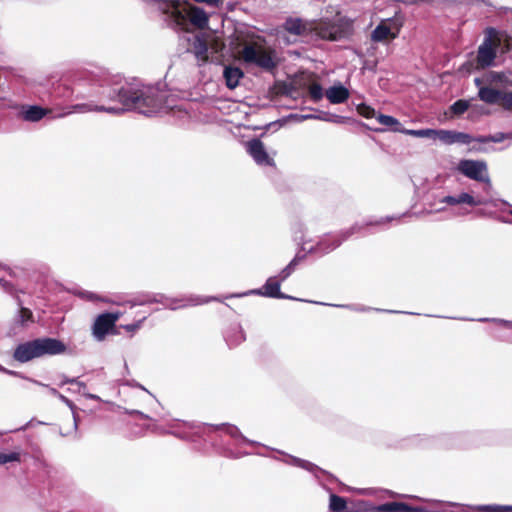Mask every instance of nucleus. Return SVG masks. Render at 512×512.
<instances>
[{
	"instance_id": "obj_9",
	"label": "nucleus",
	"mask_w": 512,
	"mask_h": 512,
	"mask_svg": "<svg viewBox=\"0 0 512 512\" xmlns=\"http://www.w3.org/2000/svg\"><path fill=\"white\" fill-rule=\"evenodd\" d=\"M38 358L44 356H54L65 353L67 347L59 339L42 337L34 339Z\"/></svg>"
},
{
	"instance_id": "obj_21",
	"label": "nucleus",
	"mask_w": 512,
	"mask_h": 512,
	"mask_svg": "<svg viewBox=\"0 0 512 512\" xmlns=\"http://www.w3.org/2000/svg\"><path fill=\"white\" fill-rule=\"evenodd\" d=\"M407 503L404 502H387L378 506H373L369 512H407Z\"/></svg>"
},
{
	"instance_id": "obj_44",
	"label": "nucleus",
	"mask_w": 512,
	"mask_h": 512,
	"mask_svg": "<svg viewBox=\"0 0 512 512\" xmlns=\"http://www.w3.org/2000/svg\"><path fill=\"white\" fill-rule=\"evenodd\" d=\"M510 213H511V215H512V211H511Z\"/></svg>"
},
{
	"instance_id": "obj_32",
	"label": "nucleus",
	"mask_w": 512,
	"mask_h": 512,
	"mask_svg": "<svg viewBox=\"0 0 512 512\" xmlns=\"http://www.w3.org/2000/svg\"><path fill=\"white\" fill-rule=\"evenodd\" d=\"M8 462H20V453L19 452H11L8 454L0 452V465L6 464Z\"/></svg>"
},
{
	"instance_id": "obj_8",
	"label": "nucleus",
	"mask_w": 512,
	"mask_h": 512,
	"mask_svg": "<svg viewBox=\"0 0 512 512\" xmlns=\"http://www.w3.org/2000/svg\"><path fill=\"white\" fill-rule=\"evenodd\" d=\"M402 23L396 18L382 20L371 33L374 42H383L388 39H395L400 33Z\"/></svg>"
},
{
	"instance_id": "obj_13",
	"label": "nucleus",
	"mask_w": 512,
	"mask_h": 512,
	"mask_svg": "<svg viewBox=\"0 0 512 512\" xmlns=\"http://www.w3.org/2000/svg\"><path fill=\"white\" fill-rule=\"evenodd\" d=\"M313 32L324 40L337 41L343 37V32L340 27L333 23H319L313 24Z\"/></svg>"
},
{
	"instance_id": "obj_35",
	"label": "nucleus",
	"mask_w": 512,
	"mask_h": 512,
	"mask_svg": "<svg viewBox=\"0 0 512 512\" xmlns=\"http://www.w3.org/2000/svg\"><path fill=\"white\" fill-rule=\"evenodd\" d=\"M458 202L459 204H468L470 206H477L480 203L479 201H476L475 198L468 193H461L458 196Z\"/></svg>"
},
{
	"instance_id": "obj_20",
	"label": "nucleus",
	"mask_w": 512,
	"mask_h": 512,
	"mask_svg": "<svg viewBox=\"0 0 512 512\" xmlns=\"http://www.w3.org/2000/svg\"><path fill=\"white\" fill-rule=\"evenodd\" d=\"M208 42L204 37L196 36L192 42V50L195 57L202 63H206L209 60L208 56Z\"/></svg>"
},
{
	"instance_id": "obj_37",
	"label": "nucleus",
	"mask_w": 512,
	"mask_h": 512,
	"mask_svg": "<svg viewBox=\"0 0 512 512\" xmlns=\"http://www.w3.org/2000/svg\"><path fill=\"white\" fill-rule=\"evenodd\" d=\"M503 96V108L512 111V91L504 92Z\"/></svg>"
},
{
	"instance_id": "obj_19",
	"label": "nucleus",
	"mask_w": 512,
	"mask_h": 512,
	"mask_svg": "<svg viewBox=\"0 0 512 512\" xmlns=\"http://www.w3.org/2000/svg\"><path fill=\"white\" fill-rule=\"evenodd\" d=\"M223 76L226 86L229 89H235L239 81L244 77V72L239 67L227 66L224 69Z\"/></svg>"
},
{
	"instance_id": "obj_6",
	"label": "nucleus",
	"mask_w": 512,
	"mask_h": 512,
	"mask_svg": "<svg viewBox=\"0 0 512 512\" xmlns=\"http://www.w3.org/2000/svg\"><path fill=\"white\" fill-rule=\"evenodd\" d=\"M120 318V313L105 312L98 315L92 325V334L98 341H103L111 333L115 334L116 322Z\"/></svg>"
},
{
	"instance_id": "obj_43",
	"label": "nucleus",
	"mask_w": 512,
	"mask_h": 512,
	"mask_svg": "<svg viewBox=\"0 0 512 512\" xmlns=\"http://www.w3.org/2000/svg\"><path fill=\"white\" fill-rule=\"evenodd\" d=\"M214 44H215V47H214V48H215V50L217 51V50H218V49H217V41H214Z\"/></svg>"
},
{
	"instance_id": "obj_1",
	"label": "nucleus",
	"mask_w": 512,
	"mask_h": 512,
	"mask_svg": "<svg viewBox=\"0 0 512 512\" xmlns=\"http://www.w3.org/2000/svg\"><path fill=\"white\" fill-rule=\"evenodd\" d=\"M112 101H118L123 108L98 106L92 104H82L76 106L81 111L107 112L111 114H120L125 109H134L143 114L156 112L165 104L164 94L152 86H142L140 88L122 87L114 90L109 96Z\"/></svg>"
},
{
	"instance_id": "obj_33",
	"label": "nucleus",
	"mask_w": 512,
	"mask_h": 512,
	"mask_svg": "<svg viewBox=\"0 0 512 512\" xmlns=\"http://www.w3.org/2000/svg\"><path fill=\"white\" fill-rule=\"evenodd\" d=\"M473 140L467 133L454 131V143L470 144Z\"/></svg>"
},
{
	"instance_id": "obj_26",
	"label": "nucleus",
	"mask_w": 512,
	"mask_h": 512,
	"mask_svg": "<svg viewBox=\"0 0 512 512\" xmlns=\"http://www.w3.org/2000/svg\"><path fill=\"white\" fill-rule=\"evenodd\" d=\"M376 120L378 121L379 124H381L383 126L391 127L393 131H394V128H396V127L403 128L401 126V123L399 122V120L394 118L393 116L378 114L376 116Z\"/></svg>"
},
{
	"instance_id": "obj_18",
	"label": "nucleus",
	"mask_w": 512,
	"mask_h": 512,
	"mask_svg": "<svg viewBox=\"0 0 512 512\" xmlns=\"http://www.w3.org/2000/svg\"><path fill=\"white\" fill-rule=\"evenodd\" d=\"M325 95L330 103L341 104L348 100L350 93L346 87L340 84L327 89Z\"/></svg>"
},
{
	"instance_id": "obj_40",
	"label": "nucleus",
	"mask_w": 512,
	"mask_h": 512,
	"mask_svg": "<svg viewBox=\"0 0 512 512\" xmlns=\"http://www.w3.org/2000/svg\"><path fill=\"white\" fill-rule=\"evenodd\" d=\"M451 506L455 507L456 510L444 508L440 510H434V512H464V509L457 504H451Z\"/></svg>"
},
{
	"instance_id": "obj_36",
	"label": "nucleus",
	"mask_w": 512,
	"mask_h": 512,
	"mask_svg": "<svg viewBox=\"0 0 512 512\" xmlns=\"http://www.w3.org/2000/svg\"><path fill=\"white\" fill-rule=\"evenodd\" d=\"M504 139H505V135L503 133H497V134H495L493 136L478 138L477 141L481 142V143L500 142V141H502Z\"/></svg>"
},
{
	"instance_id": "obj_34",
	"label": "nucleus",
	"mask_w": 512,
	"mask_h": 512,
	"mask_svg": "<svg viewBox=\"0 0 512 512\" xmlns=\"http://www.w3.org/2000/svg\"><path fill=\"white\" fill-rule=\"evenodd\" d=\"M19 321L22 325H24L26 322L31 321L33 322V313L30 309L21 307L19 310Z\"/></svg>"
},
{
	"instance_id": "obj_27",
	"label": "nucleus",
	"mask_w": 512,
	"mask_h": 512,
	"mask_svg": "<svg viewBox=\"0 0 512 512\" xmlns=\"http://www.w3.org/2000/svg\"><path fill=\"white\" fill-rule=\"evenodd\" d=\"M433 139H439L445 144H453L454 143V131L451 130H436L435 133H433Z\"/></svg>"
},
{
	"instance_id": "obj_39",
	"label": "nucleus",
	"mask_w": 512,
	"mask_h": 512,
	"mask_svg": "<svg viewBox=\"0 0 512 512\" xmlns=\"http://www.w3.org/2000/svg\"><path fill=\"white\" fill-rule=\"evenodd\" d=\"M441 202L449 204V205H457V204H459L458 197H454V196H446V197H444L442 199Z\"/></svg>"
},
{
	"instance_id": "obj_3",
	"label": "nucleus",
	"mask_w": 512,
	"mask_h": 512,
	"mask_svg": "<svg viewBox=\"0 0 512 512\" xmlns=\"http://www.w3.org/2000/svg\"><path fill=\"white\" fill-rule=\"evenodd\" d=\"M239 59L267 72H272L278 66L276 51L256 41L247 42L243 45L239 51Z\"/></svg>"
},
{
	"instance_id": "obj_31",
	"label": "nucleus",
	"mask_w": 512,
	"mask_h": 512,
	"mask_svg": "<svg viewBox=\"0 0 512 512\" xmlns=\"http://www.w3.org/2000/svg\"><path fill=\"white\" fill-rule=\"evenodd\" d=\"M479 510L484 512H509L512 511V506L484 505L479 507Z\"/></svg>"
},
{
	"instance_id": "obj_42",
	"label": "nucleus",
	"mask_w": 512,
	"mask_h": 512,
	"mask_svg": "<svg viewBox=\"0 0 512 512\" xmlns=\"http://www.w3.org/2000/svg\"><path fill=\"white\" fill-rule=\"evenodd\" d=\"M305 118H316V116H314V115H308V116H305Z\"/></svg>"
},
{
	"instance_id": "obj_41",
	"label": "nucleus",
	"mask_w": 512,
	"mask_h": 512,
	"mask_svg": "<svg viewBox=\"0 0 512 512\" xmlns=\"http://www.w3.org/2000/svg\"><path fill=\"white\" fill-rule=\"evenodd\" d=\"M141 322L142 321H139L137 323H133V324H128V325H125L124 326V329L128 332H134L136 331L137 329L140 328V325H141Z\"/></svg>"
},
{
	"instance_id": "obj_14",
	"label": "nucleus",
	"mask_w": 512,
	"mask_h": 512,
	"mask_svg": "<svg viewBox=\"0 0 512 512\" xmlns=\"http://www.w3.org/2000/svg\"><path fill=\"white\" fill-rule=\"evenodd\" d=\"M304 91H307L308 96L313 102H319L323 98V87L316 80V75L313 73L305 74V88Z\"/></svg>"
},
{
	"instance_id": "obj_4",
	"label": "nucleus",
	"mask_w": 512,
	"mask_h": 512,
	"mask_svg": "<svg viewBox=\"0 0 512 512\" xmlns=\"http://www.w3.org/2000/svg\"><path fill=\"white\" fill-rule=\"evenodd\" d=\"M500 47L497 38L496 29L488 27L484 31V40L478 48L476 62L477 68H487L491 66L497 56V50Z\"/></svg>"
},
{
	"instance_id": "obj_29",
	"label": "nucleus",
	"mask_w": 512,
	"mask_h": 512,
	"mask_svg": "<svg viewBox=\"0 0 512 512\" xmlns=\"http://www.w3.org/2000/svg\"><path fill=\"white\" fill-rule=\"evenodd\" d=\"M304 259V256H296L281 272L280 281H284L295 269L296 265L300 260Z\"/></svg>"
},
{
	"instance_id": "obj_28",
	"label": "nucleus",
	"mask_w": 512,
	"mask_h": 512,
	"mask_svg": "<svg viewBox=\"0 0 512 512\" xmlns=\"http://www.w3.org/2000/svg\"><path fill=\"white\" fill-rule=\"evenodd\" d=\"M468 108L469 102L464 99H459L451 105L450 110L452 114L459 116L465 113L468 110Z\"/></svg>"
},
{
	"instance_id": "obj_38",
	"label": "nucleus",
	"mask_w": 512,
	"mask_h": 512,
	"mask_svg": "<svg viewBox=\"0 0 512 512\" xmlns=\"http://www.w3.org/2000/svg\"><path fill=\"white\" fill-rule=\"evenodd\" d=\"M407 512H434V510H429V509H427L425 507H421V506H411L408 504Z\"/></svg>"
},
{
	"instance_id": "obj_11",
	"label": "nucleus",
	"mask_w": 512,
	"mask_h": 512,
	"mask_svg": "<svg viewBox=\"0 0 512 512\" xmlns=\"http://www.w3.org/2000/svg\"><path fill=\"white\" fill-rule=\"evenodd\" d=\"M283 28L288 33L296 36H308L313 32V23L307 22L301 18L289 17L284 22Z\"/></svg>"
},
{
	"instance_id": "obj_10",
	"label": "nucleus",
	"mask_w": 512,
	"mask_h": 512,
	"mask_svg": "<svg viewBox=\"0 0 512 512\" xmlns=\"http://www.w3.org/2000/svg\"><path fill=\"white\" fill-rule=\"evenodd\" d=\"M247 151L259 165L273 166L274 160L268 155L263 142L254 138L247 142Z\"/></svg>"
},
{
	"instance_id": "obj_12",
	"label": "nucleus",
	"mask_w": 512,
	"mask_h": 512,
	"mask_svg": "<svg viewBox=\"0 0 512 512\" xmlns=\"http://www.w3.org/2000/svg\"><path fill=\"white\" fill-rule=\"evenodd\" d=\"M13 358L20 363L38 358L35 341L30 340L17 345L13 352Z\"/></svg>"
},
{
	"instance_id": "obj_22",
	"label": "nucleus",
	"mask_w": 512,
	"mask_h": 512,
	"mask_svg": "<svg viewBox=\"0 0 512 512\" xmlns=\"http://www.w3.org/2000/svg\"><path fill=\"white\" fill-rule=\"evenodd\" d=\"M329 509L332 512H350L347 501L344 497L337 494H331L329 497Z\"/></svg>"
},
{
	"instance_id": "obj_25",
	"label": "nucleus",
	"mask_w": 512,
	"mask_h": 512,
	"mask_svg": "<svg viewBox=\"0 0 512 512\" xmlns=\"http://www.w3.org/2000/svg\"><path fill=\"white\" fill-rule=\"evenodd\" d=\"M497 38L500 42L501 53H507L512 50V36L507 32H499L496 30Z\"/></svg>"
},
{
	"instance_id": "obj_23",
	"label": "nucleus",
	"mask_w": 512,
	"mask_h": 512,
	"mask_svg": "<svg viewBox=\"0 0 512 512\" xmlns=\"http://www.w3.org/2000/svg\"><path fill=\"white\" fill-rule=\"evenodd\" d=\"M394 132H400L406 135H410L413 137L418 138H432L433 139V133H435V129H419V130H413V129H405V128H394Z\"/></svg>"
},
{
	"instance_id": "obj_30",
	"label": "nucleus",
	"mask_w": 512,
	"mask_h": 512,
	"mask_svg": "<svg viewBox=\"0 0 512 512\" xmlns=\"http://www.w3.org/2000/svg\"><path fill=\"white\" fill-rule=\"evenodd\" d=\"M357 112L365 117V118H374L376 117V111L374 108H372L371 106L365 104V103H361L357 106Z\"/></svg>"
},
{
	"instance_id": "obj_5",
	"label": "nucleus",
	"mask_w": 512,
	"mask_h": 512,
	"mask_svg": "<svg viewBox=\"0 0 512 512\" xmlns=\"http://www.w3.org/2000/svg\"><path fill=\"white\" fill-rule=\"evenodd\" d=\"M457 170L469 179L489 182L487 163L483 160L463 159L458 163Z\"/></svg>"
},
{
	"instance_id": "obj_15",
	"label": "nucleus",
	"mask_w": 512,
	"mask_h": 512,
	"mask_svg": "<svg viewBox=\"0 0 512 512\" xmlns=\"http://www.w3.org/2000/svg\"><path fill=\"white\" fill-rule=\"evenodd\" d=\"M343 241V238L340 236H331L328 235L321 239L316 246L311 249V252L318 254H327L336 248H338Z\"/></svg>"
},
{
	"instance_id": "obj_24",
	"label": "nucleus",
	"mask_w": 512,
	"mask_h": 512,
	"mask_svg": "<svg viewBox=\"0 0 512 512\" xmlns=\"http://www.w3.org/2000/svg\"><path fill=\"white\" fill-rule=\"evenodd\" d=\"M46 110L39 106H30L23 113V118L26 121L36 122L41 120L46 115Z\"/></svg>"
},
{
	"instance_id": "obj_7",
	"label": "nucleus",
	"mask_w": 512,
	"mask_h": 512,
	"mask_svg": "<svg viewBox=\"0 0 512 512\" xmlns=\"http://www.w3.org/2000/svg\"><path fill=\"white\" fill-rule=\"evenodd\" d=\"M305 74L296 75L291 81H279L274 85L276 95L298 99L304 97Z\"/></svg>"
},
{
	"instance_id": "obj_2",
	"label": "nucleus",
	"mask_w": 512,
	"mask_h": 512,
	"mask_svg": "<svg viewBox=\"0 0 512 512\" xmlns=\"http://www.w3.org/2000/svg\"><path fill=\"white\" fill-rule=\"evenodd\" d=\"M165 13L170 14L173 21L185 29L188 22L198 29H204L208 25V16L205 11L188 1L169 0L166 3Z\"/></svg>"
},
{
	"instance_id": "obj_17",
	"label": "nucleus",
	"mask_w": 512,
	"mask_h": 512,
	"mask_svg": "<svg viewBox=\"0 0 512 512\" xmlns=\"http://www.w3.org/2000/svg\"><path fill=\"white\" fill-rule=\"evenodd\" d=\"M503 94L504 92L488 86L481 87L478 92V96L483 102L487 104H499L502 107Z\"/></svg>"
},
{
	"instance_id": "obj_16",
	"label": "nucleus",
	"mask_w": 512,
	"mask_h": 512,
	"mask_svg": "<svg viewBox=\"0 0 512 512\" xmlns=\"http://www.w3.org/2000/svg\"><path fill=\"white\" fill-rule=\"evenodd\" d=\"M280 282V280H276V278L270 277L267 279L263 287L261 289L255 290L254 293L270 298H285L286 296L280 291Z\"/></svg>"
}]
</instances>
